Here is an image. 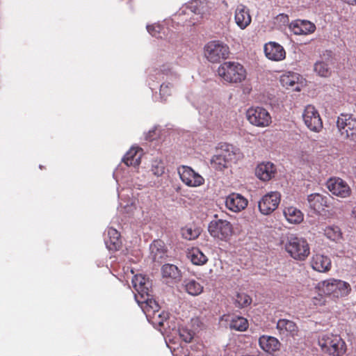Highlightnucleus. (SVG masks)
Wrapping results in <instances>:
<instances>
[{"label":"nucleus","instance_id":"obj_1","mask_svg":"<svg viewBox=\"0 0 356 356\" xmlns=\"http://www.w3.org/2000/svg\"><path fill=\"white\" fill-rule=\"evenodd\" d=\"M218 76L228 83H240L245 80L247 72L243 65L235 61H225L217 69Z\"/></svg>","mask_w":356,"mask_h":356},{"label":"nucleus","instance_id":"obj_2","mask_svg":"<svg viewBox=\"0 0 356 356\" xmlns=\"http://www.w3.org/2000/svg\"><path fill=\"white\" fill-rule=\"evenodd\" d=\"M318 344L323 353L330 356H342L346 352V344L338 334L321 333L318 337Z\"/></svg>","mask_w":356,"mask_h":356},{"label":"nucleus","instance_id":"obj_3","mask_svg":"<svg viewBox=\"0 0 356 356\" xmlns=\"http://www.w3.org/2000/svg\"><path fill=\"white\" fill-rule=\"evenodd\" d=\"M136 300L147 318H153L154 323L160 326L163 325V321L168 318V315L164 312H160V307L157 302L152 298L150 293L141 298L136 296Z\"/></svg>","mask_w":356,"mask_h":356},{"label":"nucleus","instance_id":"obj_4","mask_svg":"<svg viewBox=\"0 0 356 356\" xmlns=\"http://www.w3.org/2000/svg\"><path fill=\"white\" fill-rule=\"evenodd\" d=\"M286 252L295 260L305 261L310 254V248L307 240L297 236L288 238L285 245Z\"/></svg>","mask_w":356,"mask_h":356},{"label":"nucleus","instance_id":"obj_5","mask_svg":"<svg viewBox=\"0 0 356 356\" xmlns=\"http://www.w3.org/2000/svg\"><path fill=\"white\" fill-rule=\"evenodd\" d=\"M208 232L214 239L228 242L234 234L233 225L227 220H211L208 226Z\"/></svg>","mask_w":356,"mask_h":356},{"label":"nucleus","instance_id":"obj_6","mask_svg":"<svg viewBox=\"0 0 356 356\" xmlns=\"http://www.w3.org/2000/svg\"><path fill=\"white\" fill-rule=\"evenodd\" d=\"M321 290L328 296L339 298L348 295L351 291V287L346 282L330 278L322 282Z\"/></svg>","mask_w":356,"mask_h":356},{"label":"nucleus","instance_id":"obj_7","mask_svg":"<svg viewBox=\"0 0 356 356\" xmlns=\"http://www.w3.org/2000/svg\"><path fill=\"white\" fill-rule=\"evenodd\" d=\"M204 52V56L209 62L216 63L228 58L229 48L218 40H213L205 44Z\"/></svg>","mask_w":356,"mask_h":356},{"label":"nucleus","instance_id":"obj_8","mask_svg":"<svg viewBox=\"0 0 356 356\" xmlns=\"http://www.w3.org/2000/svg\"><path fill=\"white\" fill-rule=\"evenodd\" d=\"M247 120L252 125L258 127H268L272 122V118L269 112L260 106H252L246 113Z\"/></svg>","mask_w":356,"mask_h":356},{"label":"nucleus","instance_id":"obj_9","mask_svg":"<svg viewBox=\"0 0 356 356\" xmlns=\"http://www.w3.org/2000/svg\"><path fill=\"white\" fill-rule=\"evenodd\" d=\"M337 126L342 137L351 140H356V118L351 114H341Z\"/></svg>","mask_w":356,"mask_h":356},{"label":"nucleus","instance_id":"obj_10","mask_svg":"<svg viewBox=\"0 0 356 356\" xmlns=\"http://www.w3.org/2000/svg\"><path fill=\"white\" fill-rule=\"evenodd\" d=\"M305 124L314 132H319L323 128V122L317 109L312 105H307L302 113Z\"/></svg>","mask_w":356,"mask_h":356},{"label":"nucleus","instance_id":"obj_11","mask_svg":"<svg viewBox=\"0 0 356 356\" xmlns=\"http://www.w3.org/2000/svg\"><path fill=\"white\" fill-rule=\"evenodd\" d=\"M281 195L278 192H270L264 195L258 202L259 211L264 215L273 213L280 202Z\"/></svg>","mask_w":356,"mask_h":356},{"label":"nucleus","instance_id":"obj_12","mask_svg":"<svg viewBox=\"0 0 356 356\" xmlns=\"http://www.w3.org/2000/svg\"><path fill=\"white\" fill-rule=\"evenodd\" d=\"M178 173L182 182L188 186L197 187L204 182V178L191 167L181 165L178 168Z\"/></svg>","mask_w":356,"mask_h":356},{"label":"nucleus","instance_id":"obj_13","mask_svg":"<svg viewBox=\"0 0 356 356\" xmlns=\"http://www.w3.org/2000/svg\"><path fill=\"white\" fill-rule=\"evenodd\" d=\"M327 186L334 195L341 198L350 196L352 191L349 185L339 177H332L328 179Z\"/></svg>","mask_w":356,"mask_h":356},{"label":"nucleus","instance_id":"obj_14","mask_svg":"<svg viewBox=\"0 0 356 356\" xmlns=\"http://www.w3.org/2000/svg\"><path fill=\"white\" fill-rule=\"evenodd\" d=\"M248 204V200L239 193H232L226 197V207L233 212H240Z\"/></svg>","mask_w":356,"mask_h":356},{"label":"nucleus","instance_id":"obj_15","mask_svg":"<svg viewBox=\"0 0 356 356\" xmlns=\"http://www.w3.org/2000/svg\"><path fill=\"white\" fill-rule=\"evenodd\" d=\"M266 56L274 61H280L285 58L286 51L284 47L275 42H270L264 45Z\"/></svg>","mask_w":356,"mask_h":356},{"label":"nucleus","instance_id":"obj_16","mask_svg":"<svg viewBox=\"0 0 356 356\" xmlns=\"http://www.w3.org/2000/svg\"><path fill=\"white\" fill-rule=\"evenodd\" d=\"M310 265L317 272L327 273L332 268V261L328 256L317 253L312 257Z\"/></svg>","mask_w":356,"mask_h":356},{"label":"nucleus","instance_id":"obj_17","mask_svg":"<svg viewBox=\"0 0 356 356\" xmlns=\"http://www.w3.org/2000/svg\"><path fill=\"white\" fill-rule=\"evenodd\" d=\"M234 20L241 29H246L252 22L249 9L243 4L238 5L234 13Z\"/></svg>","mask_w":356,"mask_h":356},{"label":"nucleus","instance_id":"obj_18","mask_svg":"<svg viewBox=\"0 0 356 356\" xmlns=\"http://www.w3.org/2000/svg\"><path fill=\"white\" fill-rule=\"evenodd\" d=\"M276 327L281 335L296 338L298 336L299 329L296 323L288 319H280Z\"/></svg>","mask_w":356,"mask_h":356},{"label":"nucleus","instance_id":"obj_19","mask_svg":"<svg viewBox=\"0 0 356 356\" xmlns=\"http://www.w3.org/2000/svg\"><path fill=\"white\" fill-rule=\"evenodd\" d=\"M289 29L295 35H308L315 31L316 26L307 20H296L290 24Z\"/></svg>","mask_w":356,"mask_h":356},{"label":"nucleus","instance_id":"obj_20","mask_svg":"<svg viewBox=\"0 0 356 356\" xmlns=\"http://www.w3.org/2000/svg\"><path fill=\"white\" fill-rule=\"evenodd\" d=\"M149 249L150 257L155 262L161 263L167 257V248L161 240H154Z\"/></svg>","mask_w":356,"mask_h":356},{"label":"nucleus","instance_id":"obj_21","mask_svg":"<svg viewBox=\"0 0 356 356\" xmlns=\"http://www.w3.org/2000/svg\"><path fill=\"white\" fill-rule=\"evenodd\" d=\"M132 284L134 288L137 291L135 296H138L141 298L144 296H147L151 292V284L148 280L141 275H135L132 279Z\"/></svg>","mask_w":356,"mask_h":356},{"label":"nucleus","instance_id":"obj_22","mask_svg":"<svg viewBox=\"0 0 356 356\" xmlns=\"http://www.w3.org/2000/svg\"><path fill=\"white\" fill-rule=\"evenodd\" d=\"M276 172L275 165L270 162L261 163L255 170L256 176L261 180L266 181L274 177Z\"/></svg>","mask_w":356,"mask_h":356},{"label":"nucleus","instance_id":"obj_23","mask_svg":"<svg viewBox=\"0 0 356 356\" xmlns=\"http://www.w3.org/2000/svg\"><path fill=\"white\" fill-rule=\"evenodd\" d=\"M307 200L309 207L316 212L319 213L327 207V197L319 193L309 195Z\"/></svg>","mask_w":356,"mask_h":356},{"label":"nucleus","instance_id":"obj_24","mask_svg":"<svg viewBox=\"0 0 356 356\" xmlns=\"http://www.w3.org/2000/svg\"><path fill=\"white\" fill-rule=\"evenodd\" d=\"M108 239H106L105 243L106 247L112 251L119 250L121 246L120 234L118 231L113 227H109L107 229Z\"/></svg>","mask_w":356,"mask_h":356},{"label":"nucleus","instance_id":"obj_25","mask_svg":"<svg viewBox=\"0 0 356 356\" xmlns=\"http://www.w3.org/2000/svg\"><path fill=\"white\" fill-rule=\"evenodd\" d=\"M298 81V74L291 72L283 74L280 79V81L283 87L286 89L294 87V90L297 91L300 90Z\"/></svg>","mask_w":356,"mask_h":356},{"label":"nucleus","instance_id":"obj_26","mask_svg":"<svg viewBox=\"0 0 356 356\" xmlns=\"http://www.w3.org/2000/svg\"><path fill=\"white\" fill-rule=\"evenodd\" d=\"M161 274L163 278L175 282L179 281L181 277V271L174 264H164L161 268Z\"/></svg>","mask_w":356,"mask_h":356},{"label":"nucleus","instance_id":"obj_27","mask_svg":"<svg viewBox=\"0 0 356 356\" xmlns=\"http://www.w3.org/2000/svg\"><path fill=\"white\" fill-rule=\"evenodd\" d=\"M141 155V149L131 148L124 155L123 161L127 166H138L140 163Z\"/></svg>","mask_w":356,"mask_h":356},{"label":"nucleus","instance_id":"obj_28","mask_svg":"<svg viewBox=\"0 0 356 356\" xmlns=\"http://www.w3.org/2000/svg\"><path fill=\"white\" fill-rule=\"evenodd\" d=\"M183 285L185 291L193 296L200 295L204 290V286L194 279L185 280Z\"/></svg>","mask_w":356,"mask_h":356},{"label":"nucleus","instance_id":"obj_29","mask_svg":"<svg viewBox=\"0 0 356 356\" xmlns=\"http://www.w3.org/2000/svg\"><path fill=\"white\" fill-rule=\"evenodd\" d=\"M284 214L287 221L293 224L300 223L304 218L302 211L293 207L285 208Z\"/></svg>","mask_w":356,"mask_h":356},{"label":"nucleus","instance_id":"obj_30","mask_svg":"<svg viewBox=\"0 0 356 356\" xmlns=\"http://www.w3.org/2000/svg\"><path fill=\"white\" fill-rule=\"evenodd\" d=\"M187 257L195 265H203L208 261L207 256L198 248L188 250Z\"/></svg>","mask_w":356,"mask_h":356},{"label":"nucleus","instance_id":"obj_31","mask_svg":"<svg viewBox=\"0 0 356 356\" xmlns=\"http://www.w3.org/2000/svg\"><path fill=\"white\" fill-rule=\"evenodd\" d=\"M324 235L330 241L336 243L340 241L343 238V233L340 227L337 225L327 226L324 229Z\"/></svg>","mask_w":356,"mask_h":356},{"label":"nucleus","instance_id":"obj_32","mask_svg":"<svg viewBox=\"0 0 356 356\" xmlns=\"http://www.w3.org/2000/svg\"><path fill=\"white\" fill-rule=\"evenodd\" d=\"M229 327L232 330L243 332L248 327V321L244 317L235 316L230 321Z\"/></svg>","mask_w":356,"mask_h":356},{"label":"nucleus","instance_id":"obj_33","mask_svg":"<svg viewBox=\"0 0 356 356\" xmlns=\"http://www.w3.org/2000/svg\"><path fill=\"white\" fill-rule=\"evenodd\" d=\"M224 147L225 148L222 154L223 156H225V160H227L229 164L231 163H235L239 157L240 154L238 149H235L232 145H225Z\"/></svg>","mask_w":356,"mask_h":356},{"label":"nucleus","instance_id":"obj_34","mask_svg":"<svg viewBox=\"0 0 356 356\" xmlns=\"http://www.w3.org/2000/svg\"><path fill=\"white\" fill-rule=\"evenodd\" d=\"M314 72L321 77L327 78L331 76L332 70L329 65L324 61H317L314 65Z\"/></svg>","mask_w":356,"mask_h":356},{"label":"nucleus","instance_id":"obj_35","mask_svg":"<svg viewBox=\"0 0 356 356\" xmlns=\"http://www.w3.org/2000/svg\"><path fill=\"white\" fill-rule=\"evenodd\" d=\"M200 234V229L195 226H186L181 229L182 236L187 240H194Z\"/></svg>","mask_w":356,"mask_h":356},{"label":"nucleus","instance_id":"obj_36","mask_svg":"<svg viewBox=\"0 0 356 356\" xmlns=\"http://www.w3.org/2000/svg\"><path fill=\"white\" fill-rule=\"evenodd\" d=\"M252 302V298L247 293H238L234 298V305L236 307L244 308L249 306Z\"/></svg>","mask_w":356,"mask_h":356},{"label":"nucleus","instance_id":"obj_37","mask_svg":"<svg viewBox=\"0 0 356 356\" xmlns=\"http://www.w3.org/2000/svg\"><path fill=\"white\" fill-rule=\"evenodd\" d=\"M212 163L216 166V168L220 170H223L224 168H228L229 163L227 160H225V156L221 153L218 155H216L213 157Z\"/></svg>","mask_w":356,"mask_h":356},{"label":"nucleus","instance_id":"obj_38","mask_svg":"<svg viewBox=\"0 0 356 356\" xmlns=\"http://www.w3.org/2000/svg\"><path fill=\"white\" fill-rule=\"evenodd\" d=\"M151 170L154 175L161 176L165 170L164 163L161 161H154L152 163Z\"/></svg>","mask_w":356,"mask_h":356},{"label":"nucleus","instance_id":"obj_39","mask_svg":"<svg viewBox=\"0 0 356 356\" xmlns=\"http://www.w3.org/2000/svg\"><path fill=\"white\" fill-rule=\"evenodd\" d=\"M147 29L148 32L153 36L156 38H161V31L163 29V27L160 25L153 24L147 26Z\"/></svg>","mask_w":356,"mask_h":356},{"label":"nucleus","instance_id":"obj_40","mask_svg":"<svg viewBox=\"0 0 356 356\" xmlns=\"http://www.w3.org/2000/svg\"><path fill=\"white\" fill-rule=\"evenodd\" d=\"M172 84L170 83H163L160 87V95L162 97H167L171 95Z\"/></svg>","mask_w":356,"mask_h":356},{"label":"nucleus","instance_id":"obj_41","mask_svg":"<svg viewBox=\"0 0 356 356\" xmlns=\"http://www.w3.org/2000/svg\"><path fill=\"white\" fill-rule=\"evenodd\" d=\"M192 322L193 324L197 323V325L199 324V323H200V319L198 318L192 319Z\"/></svg>","mask_w":356,"mask_h":356}]
</instances>
